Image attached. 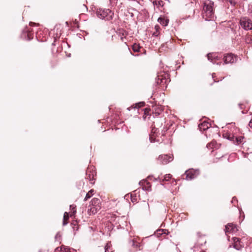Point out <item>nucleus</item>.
Segmentation results:
<instances>
[{
    "mask_svg": "<svg viewBox=\"0 0 252 252\" xmlns=\"http://www.w3.org/2000/svg\"><path fill=\"white\" fill-rule=\"evenodd\" d=\"M69 219L68 213L65 212L63 215V225H65L67 223V220Z\"/></svg>",
    "mask_w": 252,
    "mask_h": 252,
    "instance_id": "obj_16",
    "label": "nucleus"
},
{
    "mask_svg": "<svg viewBox=\"0 0 252 252\" xmlns=\"http://www.w3.org/2000/svg\"><path fill=\"white\" fill-rule=\"evenodd\" d=\"M87 178L90 180L91 184H94V182H93L94 180V175L93 174H91L90 173H88V171L87 172Z\"/></svg>",
    "mask_w": 252,
    "mask_h": 252,
    "instance_id": "obj_17",
    "label": "nucleus"
},
{
    "mask_svg": "<svg viewBox=\"0 0 252 252\" xmlns=\"http://www.w3.org/2000/svg\"><path fill=\"white\" fill-rule=\"evenodd\" d=\"M96 14L98 18L109 21L112 19L113 13L108 9H99L96 11Z\"/></svg>",
    "mask_w": 252,
    "mask_h": 252,
    "instance_id": "obj_2",
    "label": "nucleus"
},
{
    "mask_svg": "<svg viewBox=\"0 0 252 252\" xmlns=\"http://www.w3.org/2000/svg\"><path fill=\"white\" fill-rule=\"evenodd\" d=\"M109 247H110L109 246L108 244H107L105 247V252H109L108 249Z\"/></svg>",
    "mask_w": 252,
    "mask_h": 252,
    "instance_id": "obj_27",
    "label": "nucleus"
},
{
    "mask_svg": "<svg viewBox=\"0 0 252 252\" xmlns=\"http://www.w3.org/2000/svg\"><path fill=\"white\" fill-rule=\"evenodd\" d=\"M109 247H110L109 246L108 244H107L105 247V252H109L108 249Z\"/></svg>",
    "mask_w": 252,
    "mask_h": 252,
    "instance_id": "obj_28",
    "label": "nucleus"
},
{
    "mask_svg": "<svg viewBox=\"0 0 252 252\" xmlns=\"http://www.w3.org/2000/svg\"><path fill=\"white\" fill-rule=\"evenodd\" d=\"M235 60V57H234L233 55L231 53L227 54L223 58V61L226 64L228 63H233Z\"/></svg>",
    "mask_w": 252,
    "mask_h": 252,
    "instance_id": "obj_5",
    "label": "nucleus"
},
{
    "mask_svg": "<svg viewBox=\"0 0 252 252\" xmlns=\"http://www.w3.org/2000/svg\"><path fill=\"white\" fill-rule=\"evenodd\" d=\"M207 57H208V60H212V54H210H210H208L207 55Z\"/></svg>",
    "mask_w": 252,
    "mask_h": 252,
    "instance_id": "obj_29",
    "label": "nucleus"
},
{
    "mask_svg": "<svg viewBox=\"0 0 252 252\" xmlns=\"http://www.w3.org/2000/svg\"><path fill=\"white\" fill-rule=\"evenodd\" d=\"M153 35L155 36H157L158 35V31H156V32H154L153 33Z\"/></svg>",
    "mask_w": 252,
    "mask_h": 252,
    "instance_id": "obj_31",
    "label": "nucleus"
},
{
    "mask_svg": "<svg viewBox=\"0 0 252 252\" xmlns=\"http://www.w3.org/2000/svg\"><path fill=\"white\" fill-rule=\"evenodd\" d=\"M173 156L172 155H162L158 157V160H160L163 164H167L168 162L172 161Z\"/></svg>",
    "mask_w": 252,
    "mask_h": 252,
    "instance_id": "obj_4",
    "label": "nucleus"
},
{
    "mask_svg": "<svg viewBox=\"0 0 252 252\" xmlns=\"http://www.w3.org/2000/svg\"><path fill=\"white\" fill-rule=\"evenodd\" d=\"M161 109L159 108V111L157 113H156V114H157V115H158L160 114V112H161Z\"/></svg>",
    "mask_w": 252,
    "mask_h": 252,
    "instance_id": "obj_35",
    "label": "nucleus"
},
{
    "mask_svg": "<svg viewBox=\"0 0 252 252\" xmlns=\"http://www.w3.org/2000/svg\"><path fill=\"white\" fill-rule=\"evenodd\" d=\"M125 39H126V37L123 36V35H121V37H120L121 41H122V42H124V45H125V47L128 49V48L127 47V45L126 44V42Z\"/></svg>",
    "mask_w": 252,
    "mask_h": 252,
    "instance_id": "obj_20",
    "label": "nucleus"
},
{
    "mask_svg": "<svg viewBox=\"0 0 252 252\" xmlns=\"http://www.w3.org/2000/svg\"><path fill=\"white\" fill-rule=\"evenodd\" d=\"M249 126L250 127L252 128V119L249 122Z\"/></svg>",
    "mask_w": 252,
    "mask_h": 252,
    "instance_id": "obj_32",
    "label": "nucleus"
},
{
    "mask_svg": "<svg viewBox=\"0 0 252 252\" xmlns=\"http://www.w3.org/2000/svg\"><path fill=\"white\" fill-rule=\"evenodd\" d=\"M63 246H62L61 247H58L55 250V252H62L63 251Z\"/></svg>",
    "mask_w": 252,
    "mask_h": 252,
    "instance_id": "obj_24",
    "label": "nucleus"
},
{
    "mask_svg": "<svg viewBox=\"0 0 252 252\" xmlns=\"http://www.w3.org/2000/svg\"><path fill=\"white\" fill-rule=\"evenodd\" d=\"M163 232H164V233H165V232H164V230H158L157 231V235H162L163 234Z\"/></svg>",
    "mask_w": 252,
    "mask_h": 252,
    "instance_id": "obj_26",
    "label": "nucleus"
},
{
    "mask_svg": "<svg viewBox=\"0 0 252 252\" xmlns=\"http://www.w3.org/2000/svg\"><path fill=\"white\" fill-rule=\"evenodd\" d=\"M223 136L224 138H226L230 140H232L234 141V136L233 135L231 134L230 133L226 132L223 134Z\"/></svg>",
    "mask_w": 252,
    "mask_h": 252,
    "instance_id": "obj_11",
    "label": "nucleus"
},
{
    "mask_svg": "<svg viewBox=\"0 0 252 252\" xmlns=\"http://www.w3.org/2000/svg\"><path fill=\"white\" fill-rule=\"evenodd\" d=\"M232 239L233 241V247L237 250H240L242 246L241 244L240 239L237 237H233Z\"/></svg>",
    "mask_w": 252,
    "mask_h": 252,
    "instance_id": "obj_8",
    "label": "nucleus"
},
{
    "mask_svg": "<svg viewBox=\"0 0 252 252\" xmlns=\"http://www.w3.org/2000/svg\"><path fill=\"white\" fill-rule=\"evenodd\" d=\"M214 2L210 0H206L204 2L202 17L205 20L209 21L212 19L214 15Z\"/></svg>",
    "mask_w": 252,
    "mask_h": 252,
    "instance_id": "obj_1",
    "label": "nucleus"
},
{
    "mask_svg": "<svg viewBox=\"0 0 252 252\" xmlns=\"http://www.w3.org/2000/svg\"><path fill=\"white\" fill-rule=\"evenodd\" d=\"M185 175H186V179L187 180L193 179L196 176L195 171L193 170H187L185 172Z\"/></svg>",
    "mask_w": 252,
    "mask_h": 252,
    "instance_id": "obj_7",
    "label": "nucleus"
},
{
    "mask_svg": "<svg viewBox=\"0 0 252 252\" xmlns=\"http://www.w3.org/2000/svg\"><path fill=\"white\" fill-rule=\"evenodd\" d=\"M64 252H71L69 248L63 246V251Z\"/></svg>",
    "mask_w": 252,
    "mask_h": 252,
    "instance_id": "obj_25",
    "label": "nucleus"
},
{
    "mask_svg": "<svg viewBox=\"0 0 252 252\" xmlns=\"http://www.w3.org/2000/svg\"><path fill=\"white\" fill-rule=\"evenodd\" d=\"M216 145V142L214 141H212L211 142L208 143L207 145V147L209 149H213L215 147Z\"/></svg>",
    "mask_w": 252,
    "mask_h": 252,
    "instance_id": "obj_19",
    "label": "nucleus"
},
{
    "mask_svg": "<svg viewBox=\"0 0 252 252\" xmlns=\"http://www.w3.org/2000/svg\"><path fill=\"white\" fill-rule=\"evenodd\" d=\"M144 104L145 103L144 102H140L139 103L136 104L135 107H142L144 105Z\"/></svg>",
    "mask_w": 252,
    "mask_h": 252,
    "instance_id": "obj_21",
    "label": "nucleus"
},
{
    "mask_svg": "<svg viewBox=\"0 0 252 252\" xmlns=\"http://www.w3.org/2000/svg\"><path fill=\"white\" fill-rule=\"evenodd\" d=\"M141 48L139 45L137 44H134L132 47L133 51L135 52H139Z\"/></svg>",
    "mask_w": 252,
    "mask_h": 252,
    "instance_id": "obj_14",
    "label": "nucleus"
},
{
    "mask_svg": "<svg viewBox=\"0 0 252 252\" xmlns=\"http://www.w3.org/2000/svg\"><path fill=\"white\" fill-rule=\"evenodd\" d=\"M155 29H156V31H158V30H159V27L158 25H156V26H155Z\"/></svg>",
    "mask_w": 252,
    "mask_h": 252,
    "instance_id": "obj_33",
    "label": "nucleus"
},
{
    "mask_svg": "<svg viewBox=\"0 0 252 252\" xmlns=\"http://www.w3.org/2000/svg\"><path fill=\"white\" fill-rule=\"evenodd\" d=\"M100 200L99 199L96 198H93L91 201L92 206L98 207L97 205H99Z\"/></svg>",
    "mask_w": 252,
    "mask_h": 252,
    "instance_id": "obj_12",
    "label": "nucleus"
},
{
    "mask_svg": "<svg viewBox=\"0 0 252 252\" xmlns=\"http://www.w3.org/2000/svg\"><path fill=\"white\" fill-rule=\"evenodd\" d=\"M149 110H150V109H147V108L145 109V114H146L147 113H148Z\"/></svg>",
    "mask_w": 252,
    "mask_h": 252,
    "instance_id": "obj_34",
    "label": "nucleus"
},
{
    "mask_svg": "<svg viewBox=\"0 0 252 252\" xmlns=\"http://www.w3.org/2000/svg\"><path fill=\"white\" fill-rule=\"evenodd\" d=\"M241 27L245 30H252V20L247 17H242L239 22Z\"/></svg>",
    "mask_w": 252,
    "mask_h": 252,
    "instance_id": "obj_3",
    "label": "nucleus"
},
{
    "mask_svg": "<svg viewBox=\"0 0 252 252\" xmlns=\"http://www.w3.org/2000/svg\"><path fill=\"white\" fill-rule=\"evenodd\" d=\"M142 206L145 207L146 208H147L148 209L149 211H150L149 205L147 202H146V201H144L143 202Z\"/></svg>",
    "mask_w": 252,
    "mask_h": 252,
    "instance_id": "obj_22",
    "label": "nucleus"
},
{
    "mask_svg": "<svg viewBox=\"0 0 252 252\" xmlns=\"http://www.w3.org/2000/svg\"><path fill=\"white\" fill-rule=\"evenodd\" d=\"M209 126H210V125L208 123L204 122L199 125V127L201 129H203V130H205V129H208L209 127Z\"/></svg>",
    "mask_w": 252,
    "mask_h": 252,
    "instance_id": "obj_13",
    "label": "nucleus"
},
{
    "mask_svg": "<svg viewBox=\"0 0 252 252\" xmlns=\"http://www.w3.org/2000/svg\"><path fill=\"white\" fill-rule=\"evenodd\" d=\"M98 208L99 206H98V207H96L93 206H90V208L88 209V214L89 215L95 214L96 213Z\"/></svg>",
    "mask_w": 252,
    "mask_h": 252,
    "instance_id": "obj_9",
    "label": "nucleus"
},
{
    "mask_svg": "<svg viewBox=\"0 0 252 252\" xmlns=\"http://www.w3.org/2000/svg\"><path fill=\"white\" fill-rule=\"evenodd\" d=\"M30 24L32 25V24H33V25H34V24H34V23H30Z\"/></svg>",
    "mask_w": 252,
    "mask_h": 252,
    "instance_id": "obj_36",
    "label": "nucleus"
},
{
    "mask_svg": "<svg viewBox=\"0 0 252 252\" xmlns=\"http://www.w3.org/2000/svg\"><path fill=\"white\" fill-rule=\"evenodd\" d=\"M172 176L171 174H166L165 176H164V179L163 180H165V181H168L171 178Z\"/></svg>",
    "mask_w": 252,
    "mask_h": 252,
    "instance_id": "obj_23",
    "label": "nucleus"
},
{
    "mask_svg": "<svg viewBox=\"0 0 252 252\" xmlns=\"http://www.w3.org/2000/svg\"><path fill=\"white\" fill-rule=\"evenodd\" d=\"M150 140L151 142H155V138H154L152 135H150Z\"/></svg>",
    "mask_w": 252,
    "mask_h": 252,
    "instance_id": "obj_30",
    "label": "nucleus"
},
{
    "mask_svg": "<svg viewBox=\"0 0 252 252\" xmlns=\"http://www.w3.org/2000/svg\"><path fill=\"white\" fill-rule=\"evenodd\" d=\"M234 139H235L236 143L237 144H239L242 143L243 142L244 137H242V136H240V137H236Z\"/></svg>",
    "mask_w": 252,
    "mask_h": 252,
    "instance_id": "obj_18",
    "label": "nucleus"
},
{
    "mask_svg": "<svg viewBox=\"0 0 252 252\" xmlns=\"http://www.w3.org/2000/svg\"><path fill=\"white\" fill-rule=\"evenodd\" d=\"M238 230L236 226L233 223H228L225 226V232L226 233H233L236 232Z\"/></svg>",
    "mask_w": 252,
    "mask_h": 252,
    "instance_id": "obj_6",
    "label": "nucleus"
},
{
    "mask_svg": "<svg viewBox=\"0 0 252 252\" xmlns=\"http://www.w3.org/2000/svg\"><path fill=\"white\" fill-rule=\"evenodd\" d=\"M158 22L163 26H166L168 25L169 22L168 19H165L164 18L159 17L158 20Z\"/></svg>",
    "mask_w": 252,
    "mask_h": 252,
    "instance_id": "obj_10",
    "label": "nucleus"
},
{
    "mask_svg": "<svg viewBox=\"0 0 252 252\" xmlns=\"http://www.w3.org/2000/svg\"><path fill=\"white\" fill-rule=\"evenodd\" d=\"M94 192V189L90 190L86 194V197L84 199V201L87 200L89 198H90L93 195V192Z\"/></svg>",
    "mask_w": 252,
    "mask_h": 252,
    "instance_id": "obj_15",
    "label": "nucleus"
}]
</instances>
